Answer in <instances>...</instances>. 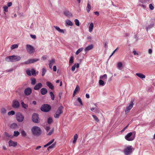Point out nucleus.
<instances>
[{"label": "nucleus", "mask_w": 155, "mask_h": 155, "mask_svg": "<svg viewBox=\"0 0 155 155\" xmlns=\"http://www.w3.org/2000/svg\"><path fill=\"white\" fill-rule=\"evenodd\" d=\"M31 131L32 134L35 136H39L41 133V131L40 128L37 126H34L32 128Z\"/></svg>", "instance_id": "nucleus-1"}, {"label": "nucleus", "mask_w": 155, "mask_h": 155, "mask_svg": "<svg viewBox=\"0 0 155 155\" xmlns=\"http://www.w3.org/2000/svg\"><path fill=\"white\" fill-rule=\"evenodd\" d=\"M134 150L132 146L129 145L125 148L124 150V153L125 155H130Z\"/></svg>", "instance_id": "nucleus-2"}, {"label": "nucleus", "mask_w": 155, "mask_h": 155, "mask_svg": "<svg viewBox=\"0 0 155 155\" xmlns=\"http://www.w3.org/2000/svg\"><path fill=\"white\" fill-rule=\"evenodd\" d=\"M51 109V106L48 104H44L42 105L41 107V110L45 112H48Z\"/></svg>", "instance_id": "nucleus-3"}, {"label": "nucleus", "mask_w": 155, "mask_h": 155, "mask_svg": "<svg viewBox=\"0 0 155 155\" xmlns=\"http://www.w3.org/2000/svg\"><path fill=\"white\" fill-rule=\"evenodd\" d=\"M135 136L132 135V132H131L128 133L125 137L126 140L128 141L133 140L135 138Z\"/></svg>", "instance_id": "nucleus-4"}, {"label": "nucleus", "mask_w": 155, "mask_h": 155, "mask_svg": "<svg viewBox=\"0 0 155 155\" xmlns=\"http://www.w3.org/2000/svg\"><path fill=\"white\" fill-rule=\"evenodd\" d=\"M134 104L133 101H131L130 103L127 104L125 110L126 114H127L130 112V110L133 107Z\"/></svg>", "instance_id": "nucleus-5"}, {"label": "nucleus", "mask_w": 155, "mask_h": 155, "mask_svg": "<svg viewBox=\"0 0 155 155\" xmlns=\"http://www.w3.org/2000/svg\"><path fill=\"white\" fill-rule=\"evenodd\" d=\"M32 121L35 123H39V119L38 115L37 114H34L32 117Z\"/></svg>", "instance_id": "nucleus-6"}, {"label": "nucleus", "mask_w": 155, "mask_h": 155, "mask_svg": "<svg viewBox=\"0 0 155 155\" xmlns=\"http://www.w3.org/2000/svg\"><path fill=\"white\" fill-rule=\"evenodd\" d=\"M16 119L19 122H22L24 119V117L22 114L20 113H18L16 115Z\"/></svg>", "instance_id": "nucleus-7"}, {"label": "nucleus", "mask_w": 155, "mask_h": 155, "mask_svg": "<svg viewBox=\"0 0 155 155\" xmlns=\"http://www.w3.org/2000/svg\"><path fill=\"white\" fill-rule=\"evenodd\" d=\"M27 51L29 53L31 54L34 53V49L33 47L29 45H26Z\"/></svg>", "instance_id": "nucleus-8"}, {"label": "nucleus", "mask_w": 155, "mask_h": 155, "mask_svg": "<svg viewBox=\"0 0 155 155\" xmlns=\"http://www.w3.org/2000/svg\"><path fill=\"white\" fill-rule=\"evenodd\" d=\"M63 107L62 106H60L58 108L57 112L54 115V117L55 118H58L60 114L62 113V110Z\"/></svg>", "instance_id": "nucleus-9"}, {"label": "nucleus", "mask_w": 155, "mask_h": 155, "mask_svg": "<svg viewBox=\"0 0 155 155\" xmlns=\"http://www.w3.org/2000/svg\"><path fill=\"white\" fill-rule=\"evenodd\" d=\"M32 92V89L30 87H27L24 90V94L26 96L30 95Z\"/></svg>", "instance_id": "nucleus-10"}, {"label": "nucleus", "mask_w": 155, "mask_h": 155, "mask_svg": "<svg viewBox=\"0 0 155 155\" xmlns=\"http://www.w3.org/2000/svg\"><path fill=\"white\" fill-rule=\"evenodd\" d=\"M20 106V104L18 101L17 100L13 101L12 103V107L15 108H18Z\"/></svg>", "instance_id": "nucleus-11"}, {"label": "nucleus", "mask_w": 155, "mask_h": 155, "mask_svg": "<svg viewBox=\"0 0 155 155\" xmlns=\"http://www.w3.org/2000/svg\"><path fill=\"white\" fill-rule=\"evenodd\" d=\"M39 60V59H31L28 60L27 61L23 63L24 64H28L31 63H33Z\"/></svg>", "instance_id": "nucleus-12"}, {"label": "nucleus", "mask_w": 155, "mask_h": 155, "mask_svg": "<svg viewBox=\"0 0 155 155\" xmlns=\"http://www.w3.org/2000/svg\"><path fill=\"white\" fill-rule=\"evenodd\" d=\"M42 87V84L41 83H39L36 84V85L34 87V89L35 90H39Z\"/></svg>", "instance_id": "nucleus-13"}, {"label": "nucleus", "mask_w": 155, "mask_h": 155, "mask_svg": "<svg viewBox=\"0 0 155 155\" xmlns=\"http://www.w3.org/2000/svg\"><path fill=\"white\" fill-rule=\"evenodd\" d=\"M8 144L10 147L13 146L15 147L17 145V143L10 140L8 142Z\"/></svg>", "instance_id": "nucleus-14"}, {"label": "nucleus", "mask_w": 155, "mask_h": 155, "mask_svg": "<svg viewBox=\"0 0 155 155\" xmlns=\"http://www.w3.org/2000/svg\"><path fill=\"white\" fill-rule=\"evenodd\" d=\"M13 61H18L20 60L21 58L20 56L18 55H12Z\"/></svg>", "instance_id": "nucleus-15"}, {"label": "nucleus", "mask_w": 155, "mask_h": 155, "mask_svg": "<svg viewBox=\"0 0 155 155\" xmlns=\"http://www.w3.org/2000/svg\"><path fill=\"white\" fill-rule=\"evenodd\" d=\"M54 27L59 33L62 34L64 33L65 30L61 29L59 27L55 26H54Z\"/></svg>", "instance_id": "nucleus-16"}, {"label": "nucleus", "mask_w": 155, "mask_h": 155, "mask_svg": "<svg viewBox=\"0 0 155 155\" xmlns=\"http://www.w3.org/2000/svg\"><path fill=\"white\" fill-rule=\"evenodd\" d=\"M40 92L41 94L42 95H44L46 94L48 92L47 89L45 88H43L41 89Z\"/></svg>", "instance_id": "nucleus-17"}, {"label": "nucleus", "mask_w": 155, "mask_h": 155, "mask_svg": "<svg viewBox=\"0 0 155 155\" xmlns=\"http://www.w3.org/2000/svg\"><path fill=\"white\" fill-rule=\"evenodd\" d=\"M151 22H152V24H151L147 28L146 30L147 31H148V29H150L153 27L154 24L155 23V19H152L151 20Z\"/></svg>", "instance_id": "nucleus-18"}, {"label": "nucleus", "mask_w": 155, "mask_h": 155, "mask_svg": "<svg viewBox=\"0 0 155 155\" xmlns=\"http://www.w3.org/2000/svg\"><path fill=\"white\" fill-rule=\"evenodd\" d=\"M5 61L7 62H13V56H7L5 58Z\"/></svg>", "instance_id": "nucleus-19"}, {"label": "nucleus", "mask_w": 155, "mask_h": 155, "mask_svg": "<svg viewBox=\"0 0 155 155\" xmlns=\"http://www.w3.org/2000/svg\"><path fill=\"white\" fill-rule=\"evenodd\" d=\"M10 127L12 129H16L18 128V126L17 124L13 123L11 125Z\"/></svg>", "instance_id": "nucleus-20"}, {"label": "nucleus", "mask_w": 155, "mask_h": 155, "mask_svg": "<svg viewBox=\"0 0 155 155\" xmlns=\"http://www.w3.org/2000/svg\"><path fill=\"white\" fill-rule=\"evenodd\" d=\"M93 48V45H88L85 48V51H88L92 49Z\"/></svg>", "instance_id": "nucleus-21"}, {"label": "nucleus", "mask_w": 155, "mask_h": 155, "mask_svg": "<svg viewBox=\"0 0 155 155\" xmlns=\"http://www.w3.org/2000/svg\"><path fill=\"white\" fill-rule=\"evenodd\" d=\"M80 88L79 87L78 85H77L74 91V93L73 94V96L74 97L75 95V94L77 93L78 92Z\"/></svg>", "instance_id": "nucleus-22"}, {"label": "nucleus", "mask_w": 155, "mask_h": 155, "mask_svg": "<svg viewBox=\"0 0 155 155\" xmlns=\"http://www.w3.org/2000/svg\"><path fill=\"white\" fill-rule=\"evenodd\" d=\"M47 85L51 89H53L54 88V87L52 84L50 82L47 81L46 82Z\"/></svg>", "instance_id": "nucleus-23"}, {"label": "nucleus", "mask_w": 155, "mask_h": 155, "mask_svg": "<svg viewBox=\"0 0 155 155\" xmlns=\"http://www.w3.org/2000/svg\"><path fill=\"white\" fill-rule=\"evenodd\" d=\"M136 75L141 79L144 78H145V76L142 73H137L136 74Z\"/></svg>", "instance_id": "nucleus-24"}, {"label": "nucleus", "mask_w": 155, "mask_h": 155, "mask_svg": "<svg viewBox=\"0 0 155 155\" xmlns=\"http://www.w3.org/2000/svg\"><path fill=\"white\" fill-rule=\"evenodd\" d=\"M94 27V25L93 23H91L89 27V31L90 32H91L93 29V28Z\"/></svg>", "instance_id": "nucleus-25"}, {"label": "nucleus", "mask_w": 155, "mask_h": 155, "mask_svg": "<svg viewBox=\"0 0 155 155\" xmlns=\"http://www.w3.org/2000/svg\"><path fill=\"white\" fill-rule=\"evenodd\" d=\"M54 139H52L51 140L49 141L44 146V147H45L47 146H49L54 141Z\"/></svg>", "instance_id": "nucleus-26"}, {"label": "nucleus", "mask_w": 155, "mask_h": 155, "mask_svg": "<svg viewBox=\"0 0 155 155\" xmlns=\"http://www.w3.org/2000/svg\"><path fill=\"white\" fill-rule=\"evenodd\" d=\"M21 105L22 107L25 109H27L28 108V105L27 104H25L24 102L21 103Z\"/></svg>", "instance_id": "nucleus-27"}, {"label": "nucleus", "mask_w": 155, "mask_h": 155, "mask_svg": "<svg viewBox=\"0 0 155 155\" xmlns=\"http://www.w3.org/2000/svg\"><path fill=\"white\" fill-rule=\"evenodd\" d=\"M78 137V136L77 134H75L74 136V139L73 140V142L74 143H75L77 140V139Z\"/></svg>", "instance_id": "nucleus-28"}, {"label": "nucleus", "mask_w": 155, "mask_h": 155, "mask_svg": "<svg viewBox=\"0 0 155 155\" xmlns=\"http://www.w3.org/2000/svg\"><path fill=\"white\" fill-rule=\"evenodd\" d=\"M1 112L2 114L4 115L6 113V110L4 108H2L1 109Z\"/></svg>", "instance_id": "nucleus-29"}, {"label": "nucleus", "mask_w": 155, "mask_h": 155, "mask_svg": "<svg viewBox=\"0 0 155 155\" xmlns=\"http://www.w3.org/2000/svg\"><path fill=\"white\" fill-rule=\"evenodd\" d=\"M21 134L23 137H26L27 136V134L26 132L24 130H22L21 131Z\"/></svg>", "instance_id": "nucleus-30"}, {"label": "nucleus", "mask_w": 155, "mask_h": 155, "mask_svg": "<svg viewBox=\"0 0 155 155\" xmlns=\"http://www.w3.org/2000/svg\"><path fill=\"white\" fill-rule=\"evenodd\" d=\"M91 9V6L89 3L87 4V6L86 7L87 12L89 13Z\"/></svg>", "instance_id": "nucleus-31"}, {"label": "nucleus", "mask_w": 155, "mask_h": 155, "mask_svg": "<svg viewBox=\"0 0 155 155\" xmlns=\"http://www.w3.org/2000/svg\"><path fill=\"white\" fill-rule=\"evenodd\" d=\"M31 84L32 85H34L36 83V80L35 78H33L31 79Z\"/></svg>", "instance_id": "nucleus-32"}, {"label": "nucleus", "mask_w": 155, "mask_h": 155, "mask_svg": "<svg viewBox=\"0 0 155 155\" xmlns=\"http://www.w3.org/2000/svg\"><path fill=\"white\" fill-rule=\"evenodd\" d=\"M20 134V133L17 131H15L14 132L13 135L15 137H17Z\"/></svg>", "instance_id": "nucleus-33"}, {"label": "nucleus", "mask_w": 155, "mask_h": 155, "mask_svg": "<svg viewBox=\"0 0 155 155\" xmlns=\"http://www.w3.org/2000/svg\"><path fill=\"white\" fill-rule=\"evenodd\" d=\"M50 95V96L51 97V99L52 100H54V95L52 92H50L49 93Z\"/></svg>", "instance_id": "nucleus-34"}, {"label": "nucleus", "mask_w": 155, "mask_h": 155, "mask_svg": "<svg viewBox=\"0 0 155 155\" xmlns=\"http://www.w3.org/2000/svg\"><path fill=\"white\" fill-rule=\"evenodd\" d=\"M18 47V46L17 44H14L12 45L11 47V49H13L15 48H17Z\"/></svg>", "instance_id": "nucleus-35"}, {"label": "nucleus", "mask_w": 155, "mask_h": 155, "mask_svg": "<svg viewBox=\"0 0 155 155\" xmlns=\"http://www.w3.org/2000/svg\"><path fill=\"white\" fill-rule=\"evenodd\" d=\"M83 50V48H81L78 49L76 52V55L78 54L80 52L82 51Z\"/></svg>", "instance_id": "nucleus-36"}, {"label": "nucleus", "mask_w": 155, "mask_h": 155, "mask_svg": "<svg viewBox=\"0 0 155 155\" xmlns=\"http://www.w3.org/2000/svg\"><path fill=\"white\" fill-rule=\"evenodd\" d=\"M3 8L4 9V11L5 12H8V7L6 5H4L3 7ZM4 14L6 15L5 12L4 13Z\"/></svg>", "instance_id": "nucleus-37"}, {"label": "nucleus", "mask_w": 155, "mask_h": 155, "mask_svg": "<svg viewBox=\"0 0 155 155\" xmlns=\"http://www.w3.org/2000/svg\"><path fill=\"white\" fill-rule=\"evenodd\" d=\"M100 78L103 80H104V79H106L107 78V75L106 74H104L103 75L100 76Z\"/></svg>", "instance_id": "nucleus-38"}, {"label": "nucleus", "mask_w": 155, "mask_h": 155, "mask_svg": "<svg viewBox=\"0 0 155 155\" xmlns=\"http://www.w3.org/2000/svg\"><path fill=\"white\" fill-rule=\"evenodd\" d=\"M77 101L80 103V106H82L83 105L82 100L80 97H79L78 98Z\"/></svg>", "instance_id": "nucleus-39"}, {"label": "nucleus", "mask_w": 155, "mask_h": 155, "mask_svg": "<svg viewBox=\"0 0 155 155\" xmlns=\"http://www.w3.org/2000/svg\"><path fill=\"white\" fill-rule=\"evenodd\" d=\"M75 25L77 26H79L80 25V22L79 21L78 19H75L74 20Z\"/></svg>", "instance_id": "nucleus-40"}, {"label": "nucleus", "mask_w": 155, "mask_h": 155, "mask_svg": "<svg viewBox=\"0 0 155 155\" xmlns=\"http://www.w3.org/2000/svg\"><path fill=\"white\" fill-rule=\"evenodd\" d=\"M73 60L74 57L73 56H71L69 61L70 64H71L73 62Z\"/></svg>", "instance_id": "nucleus-41"}, {"label": "nucleus", "mask_w": 155, "mask_h": 155, "mask_svg": "<svg viewBox=\"0 0 155 155\" xmlns=\"http://www.w3.org/2000/svg\"><path fill=\"white\" fill-rule=\"evenodd\" d=\"M99 84L100 85H101L102 86H104L105 85V84H104V81L101 80H99Z\"/></svg>", "instance_id": "nucleus-42"}, {"label": "nucleus", "mask_w": 155, "mask_h": 155, "mask_svg": "<svg viewBox=\"0 0 155 155\" xmlns=\"http://www.w3.org/2000/svg\"><path fill=\"white\" fill-rule=\"evenodd\" d=\"M15 114V112L13 110H12L9 112L8 114V115H13Z\"/></svg>", "instance_id": "nucleus-43"}, {"label": "nucleus", "mask_w": 155, "mask_h": 155, "mask_svg": "<svg viewBox=\"0 0 155 155\" xmlns=\"http://www.w3.org/2000/svg\"><path fill=\"white\" fill-rule=\"evenodd\" d=\"M92 116L93 117L94 119L96 122H98L99 121L98 118L96 116L94 115H93Z\"/></svg>", "instance_id": "nucleus-44"}, {"label": "nucleus", "mask_w": 155, "mask_h": 155, "mask_svg": "<svg viewBox=\"0 0 155 155\" xmlns=\"http://www.w3.org/2000/svg\"><path fill=\"white\" fill-rule=\"evenodd\" d=\"M55 143H53L52 145H51V146H49L48 148V150H49V149H50L53 148L55 147Z\"/></svg>", "instance_id": "nucleus-45"}, {"label": "nucleus", "mask_w": 155, "mask_h": 155, "mask_svg": "<svg viewBox=\"0 0 155 155\" xmlns=\"http://www.w3.org/2000/svg\"><path fill=\"white\" fill-rule=\"evenodd\" d=\"M26 72L28 75L29 76H31V71L30 70H26Z\"/></svg>", "instance_id": "nucleus-46"}, {"label": "nucleus", "mask_w": 155, "mask_h": 155, "mask_svg": "<svg viewBox=\"0 0 155 155\" xmlns=\"http://www.w3.org/2000/svg\"><path fill=\"white\" fill-rule=\"evenodd\" d=\"M42 76H44L45 75L46 73V70L45 68H43L42 69Z\"/></svg>", "instance_id": "nucleus-47"}, {"label": "nucleus", "mask_w": 155, "mask_h": 155, "mask_svg": "<svg viewBox=\"0 0 155 155\" xmlns=\"http://www.w3.org/2000/svg\"><path fill=\"white\" fill-rule=\"evenodd\" d=\"M52 119L51 117H49L48 118V124H51L52 122Z\"/></svg>", "instance_id": "nucleus-48"}, {"label": "nucleus", "mask_w": 155, "mask_h": 155, "mask_svg": "<svg viewBox=\"0 0 155 155\" xmlns=\"http://www.w3.org/2000/svg\"><path fill=\"white\" fill-rule=\"evenodd\" d=\"M55 60L54 59H52L51 61H49V64L52 65L55 63Z\"/></svg>", "instance_id": "nucleus-49"}, {"label": "nucleus", "mask_w": 155, "mask_h": 155, "mask_svg": "<svg viewBox=\"0 0 155 155\" xmlns=\"http://www.w3.org/2000/svg\"><path fill=\"white\" fill-rule=\"evenodd\" d=\"M31 73L32 74L33 76H35L36 75V71H35L34 69H32L31 71Z\"/></svg>", "instance_id": "nucleus-50"}, {"label": "nucleus", "mask_w": 155, "mask_h": 155, "mask_svg": "<svg viewBox=\"0 0 155 155\" xmlns=\"http://www.w3.org/2000/svg\"><path fill=\"white\" fill-rule=\"evenodd\" d=\"M122 64L121 62H119L118 64V68H120L122 67Z\"/></svg>", "instance_id": "nucleus-51"}, {"label": "nucleus", "mask_w": 155, "mask_h": 155, "mask_svg": "<svg viewBox=\"0 0 155 155\" xmlns=\"http://www.w3.org/2000/svg\"><path fill=\"white\" fill-rule=\"evenodd\" d=\"M76 64H74V65L72 67L71 70L73 71H74L75 69Z\"/></svg>", "instance_id": "nucleus-52"}, {"label": "nucleus", "mask_w": 155, "mask_h": 155, "mask_svg": "<svg viewBox=\"0 0 155 155\" xmlns=\"http://www.w3.org/2000/svg\"><path fill=\"white\" fill-rule=\"evenodd\" d=\"M54 132V129H52L49 132L48 134V135H51L53 132Z\"/></svg>", "instance_id": "nucleus-53"}, {"label": "nucleus", "mask_w": 155, "mask_h": 155, "mask_svg": "<svg viewBox=\"0 0 155 155\" xmlns=\"http://www.w3.org/2000/svg\"><path fill=\"white\" fill-rule=\"evenodd\" d=\"M47 56L46 55H43L41 57V59H42V60H45L47 59Z\"/></svg>", "instance_id": "nucleus-54"}, {"label": "nucleus", "mask_w": 155, "mask_h": 155, "mask_svg": "<svg viewBox=\"0 0 155 155\" xmlns=\"http://www.w3.org/2000/svg\"><path fill=\"white\" fill-rule=\"evenodd\" d=\"M96 109H97V106H95L94 107H93L92 108H91V111H93V110Z\"/></svg>", "instance_id": "nucleus-55"}, {"label": "nucleus", "mask_w": 155, "mask_h": 155, "mask_svg": "<svg viewBox=\"0 0 155 155\" xmlns=\"http://www.w3.org/2000/svg\"><path fill=\"white\" fill-rule=\"evenodd\" d=\"M149 8L151 10H153L154 9V7L151 4L149 5Z\"/></svg>", "instance_id": "nucleus-56"}, {"label": "nucleus", "mask_w": 155, "mask_h": 155, "mask_svg": "<svg viewBox=\"0 0 155 155\" xmlns=\"http://www.w3.org/2000/svg\"><path fill=\"white\" fill-rule=\"evenodd\" d=\"M4 134L5 136L8 137H9L10 136L9 135V134L6 132H5Z\"/></svg>", "instance_id": "nucleus-57"}, {"label": "nucleus", "mask_w": 155, "mask_h": 155, "mask_svg": "<svg viewBox=\"0 0 155 155\" xmlns=\"http://www.w3.org/2000/svg\"><path fill=\"white\" fill-rule=\"evenodd\" d=\"M73 25V23L70 20H68V25L72 26Z\"/></svg>", "instance_id": "nucleus-58"}, {"label": "nucleus", "mask_w": 155, "mask_h": 155, "mask_svg": "<svg viewBox=\"0 0 155 155\" xmlns=\"http://www.w3.org/2000/svg\"><path fill=\"white\" fill-rule=\"evenodd\" d=\"M118 48H117L115 50H114L113 52V53H112V54H111L110 56V57H111L112 55L115 53V52L118 49Z\"/></svg>", "instance_id": "nucleus-59"}, {"label": "nucleus", "mask_w": 155, "mask_h": 155, "mask_svg": "<svg viewBox=\"0 0 155 155\" xmlns=\"http://www.w3.org/2000/svg\"><path fill=\"white\" fill-rule=\"evenodd\" d=\"M30 36L31 38L33 39H35L36 38V36L35 35H31Z\"/></svg>", "instance_id": "nucleus-60"}, {"label": "nucleus", "mask_w": 155, "mask_h": 155, "mask_svg": "<svg viewBox=\"0 0 155 155\" xmlns=\"http://www.w3.org/2000/svg\"><path fill=\"white\" fill-rule=\"evenodd\" d=\"M12 5V2H9L8 3V7H10Z\"/></svg>", "instance_id": "nucleus-61"}, {"label": "nucleus", "mask_w": 155, "mask_h": 155, "mask_svg": "<svg viewBox=\"0 0 155 155\" xmlns=\"http://www.w3.org/2000/svg\"><path fill=\"white\" fill-rule=\"evenodd\" d=\"M53 71H56L57 70L56 67L55 66H53Z\"/></svg>", "instance_id": "nucleus-62"}, {"label": "nucleus", "mask_w": 155, "mask_h": 155, "mask_svg": "<svg viewBox=\"0 0 155 155\" xmlns=\"http://www.w3.org/2000/svg\"><path fill=\"white\" fill-rule=\"evenodd\" d=\"M152 50L151 49H149L148 50V53L150 54H151L152 53Z\"/></svg>", "instance_id": "nucleus-63"}, {"label": "nucleus", "mask_w": 155, "mask_h": 155, "mask_svg": "<svg viewBox=\"0 0 155 155\" xmlns=\"http://www.w3.org/2000/svg\"><path fill=\"white\" fill-rule=\"evenodd\" d=\"M45 129L47 131H48L50 129V127H46Z\"/></svg>", "instance_id": "nucleus-64"}]
</instances>
